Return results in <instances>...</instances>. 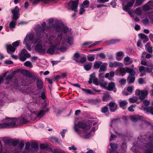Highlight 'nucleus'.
<instances>
[{
	"label": "nucleus",
	"instance_id": "51",
	"mask_svg": "<svg viewBox=\"0 0 153 153\" xmlns=\"http://www.w3.org/2000/svg\"><path fill=\"white\" fill-rule=\"evenodd\" d=\"M114 63V67H119L122 65V63L117 62H115Z\"/></svg>",
	"mask_w": 153,
	"mask_h": 153
},
{
	"label": "nucleus",
	"instance_id": "53",
	"mask_svg": "<svg viewBox=\"0 0 153 153\" xmlns=\"http://www.w3.org/2000/svg\"><path fill=\"white\" fill-rule=\"evenodd\" d=\"M69 31L68 28L67 26H64L63 27V30L62 31V32L66 34Z\"/></svg>",
	"mask_w": 153,
	"mask_h": 153
},
{
	"label": "nucleus",
	"instance_id": "14",
	"mask_svg": "<svg viewBox=\"0 0 153 153\" xmlns=\"http://www.w3.org/2000/svg\"><path fill=\"white\" fill-rule=\"evenodd\" d=\"M70 2L72 4L71 7V10L74 11L75 12L77 11V8L78 7L79 3L78 0L75 1L71 0L70 1Z\"/></svg>",
	"mask_w": 153,
	"mask_h": 153
},
{
	"label": "nucleus",
	"instance_id": "18",
	"mask_svg": "<svg viewBox=\"0 0 153 153\" xmlns=\"http://www.w3.org/2000/svg\"><path fill=\"white\" fill-rule=\"evenodd\" d=\"M142 118V117L140 116L139 115L132 116L131 117V120L134 122H137L139 120H141Z\"/></svg>",
	"mask_w": 153,
	"mask_h": 153
},
{
	"label": "nucleus",
	"instance_id": "36",
	"mask_svg": "<svg viewBox=\"0 0 153 153\" xmlns=\"http://www.w3.org/2000/svg\"><path fill=\"white\" fill-rule=\"evenodd\" d=\"M143 8L145 10L148 11L152 9V7H150L149 4L148 3L143 6Z\"/></svg>",
	"mask_w": 153,
	"mask_h": 153
},
{
	"label": "nucleus",
	"instance_id": "64",
	"mask_svg": "<svg viewBox=\"0 0 153 153\" xmlns=\"http://www.w3.org/2000/svg\"><path fill=\"white\" fill-rule=\"evenodd\" d=\"M93 83L96 85H99L97 78H95L93 79Z\"/></svg>",
	"mask_w": 153,
	"mask_h": 153
},
{
	"label": "nucleus",
	"instance_id": "5",
	"mask_svg": "<svg viewBox=\"0 0 153 153\" xmlns=\"http://www.w3.org/2000/svg\"><path fill=\"white\" fill-rule=\"evenodd\" d=\"M58 49L59 48L57 47V45H52L49 47L46 53L51 55H53L55 53V51H57Z\"/></svg>",
	"mask_w": 153,
	"mask_h": 153
},
{
	"label": "nucleus",
	"instance_id": "35",
	"mask_svg": "<svg viewBox=\"0 0 153 153\" xmlns=\"http://www.w3.org/2000/svg\"><path fill=\"white\" fill-rule=\"evenodd\" d=\"M124 61L125 62H128V63L126 65H130L133 62V61L130 60V58L128 56H127L125 57L124 58Z\"/></svg>",
	"mask_w": 153,
	"mask_h": 153
},
{
	"label": "nucleus",
	"instance_id": "15",
	"mask_svg": "<svg viewBox=\"0 0 153 153\" xmlns=\"http://www.w3.org/2000/svg\"><path fill=\"white\" fill-rule=\"evenodd\" d=\"M7 52L9 54L14 52L16 48L13 47L11 45H7L6 46Z\"/></svg>",
	"mask_w": 153,
	"mask_h": 153
},
{
	"label": "nucleus",
	"instance_id": "16",
	"mask_svg": "<svg viewBox=\"0 0 153 153\" xmlns=\"http://www.w3.org/2000/svg\"><path fill=\"white\" fill-rule=\"evenodd\" d=\"M36 85L37 88L39 90H41L43 88L44 85L43 82L41 79L38 78H37Z\"/></svg>",
	"mask_w": 153,
	"mask_h": 153
},
{
	"label": "nucleus",
	"instance_id": "50",
	"mask_svg": "<svg viewBox=\"0 0 153 153\" xmlns=\"http://www.w3.org/2000/svg\"><path fill=\"white\" fill-rule=\"evenodd\" d=\"M20 42L19 40L17 41L14 42H13L12 43V45L13 47L16 48V47L19 45Z\"/></svg>",
	"mask_w": 153,
	"mask_h": 153
},
{
	"label": "nucleus",
	"instance_id": "43",
	"mask_svg": "<svg viewBox=\"0 0 153 153\" xmlns=\"http://www.w3.org/2000/svg\"><path fill=\"white\" fill-rule=\"evenodd\" d=\"M135 13L137 15L140 16L142 13V11L140 8L138 7L136 9Z\"/></svg>",
	"mask_w": 153,
	"mask_h": 153
},
{
	"label": "nucleus",
	"instance_id": "32",
	"mask_svg": "<svg viewBox=\"0 0 153 153\" xmlns=\"http://www.w3.org/2000/svg\"><path fill=\"white\" fill-rule=\"evenodd\" d=\"M66 42L70 45H72L73 44V37L70 36L68 37L66 39Z\"/></svg>",
	"mask_w": 153,
	"mask_h": 153
},
{
	"label": "nucleus",
	"instance_id": "59",
	"mask_svg": "<svg viewBox=\"0 0 153 153\" xmlns=\"http://www.w3.org/2000/svg\"><path fill=\"white\" fill-rule=\"evenodd\" d=\"M59 49L57 51H59L61 52H64L67 50V48L66 47L63 46L61 47L60 48H59Z\"/></svg>",
	"mask_w": 153,
	"mask_h": 153
},
{
	"label": "nucleus",
	"instance_id": "1",
	"mask_svg": "<svg viewBox=\"0 0 153 153\" xmlns=\"http://www.w3.org/2000/svg\"><path fill=\"white\" fill-rule=\"evenodd\" d=\"M91 127V125L87 124L83 122H79L75 125L74 129L77 134H81V131L78 128L82 129L83 130V134H84L83 136V138L85 139H87L89 138L91 136V132H89L88 133L87 132L90 129Z\"/></svg>",
	"mask_w": 153,
	"mask_h": 153
},
{
	"label": "nucleus",
	"instance_id": "11",
	"mask_svg": "<svg viewBox=\"0 0 153 153\" xmlns=\"http://www.w3.org/2000/svg\"><path fill=\"white\" fill-rule=\"evenodd\" d=\"M36 35L37 36V38H36L35 39H34L33 40V42L34 44H36L37 43H39L41 41V39L43 37L44 34H42L40 33H39V35H38V34H37V31H36Z\"/></svg>",
	"mask_w": 153,
	"mask_h": 153
},
{
	"label": "nucleus",
	"instance_id": "38",
	"mask_svg": "<svg viewBox=\"0 0 153 153\" xmlns=\"http://www.w3.org/2000/svg\"><path fill=\"white\" fill-rule=\"evenodd\" d=\"M12 140H13L8 139L7 137L5 138L3 140L4 143L6 144H9L11 143Z\"/></svg>",
	"mask_w": 153,
	"mask_h": 153
},
{
	"label": "nucleus",
	"instance_id": "47",
	"mask_svg": "<svg viewBox=\"0 0 153 153\" xmlns=\"http://www.w3.org/2000/svg\"><path fill=\"white\" fill-rule=\"evenodd\" d=\"M110 145L111 146V149L115 150H117V144L115 143H111L110 144Z\"/></svg>",
	"mask_w": 153,
	"mask_h": 153
},
{
	"label": "nucleus",
	"instance_id": "13",
	"mask_svg": "<svg viewBox=\"0 0 153 153\" xmlns=\"http://www.w3.org/2000/svg\"><path fill=\"white\" fill-rule=\"evenodd\" d=\"M112 97L111 95L109 94L108 92L103 94L102 100L103 101L106 102L108 100H112Z\"/></svg>",
	"mask_w": 153,
	"mask_h": 153
},
{
	"label": "nucleus",
	"instance_id": "37",
	"mask_svg": "<svg viewBox=\"0 0 153 153\" xmlns=\"http://www.w3.org/2000/svg\"><path fill=\"white\" fill-rule=\"evenodd\" d=\"M30 147H31V144L29 142H27L26 143L25 146V150L28 151L29 152H30Z\"/></svg>",
	"mask_w": 153,
	"mask_h": 153
},
{
	"label": "nucleus",
	"instance_id": "58",
	"mask_svg": "<svg viewBox=\"0 0 153 153\" xmlns=\"http://www.w3.org/2000/svg\"><path fill=\"white\" fill-rule=\"evenodd\" d=\"M34 36L33 34L31 33L28 35V41H32L33 39Z\"/></svg>",
	"mask_w": 153,
	"mask_h": 153
},
{
	"label": "nucleus",
	"instance_id": "8",
	"mask_svg": "<svg viewBox=\"0 0 153 153\" xmlns=\"http://www.w3.org/2000/svg\"><path fill=\"white\" fill-rule=\"evenodd\" d=\"M46 23L45 22H44L41 24L42 27L41 26H38L36 28V31H37V34L39 35V33L44 34V31L45 30V26Z\"/></svg>",
	"mask_w": 153,
	"mask_h": 153
},
{
	"label": "nucleus",
	"instance_id": "33",
	"mask_svg": "<svg viewBox=\"0 0 153 153\" xmlns=\"http://www.w3.org/2000/svg\"><path fill=\"white\" fill-rule=\"evenodd\" d=\"M51 141L53 143H59L60 142V140L55 137H52L51 139Z\"/></svg>",
	"mask_w": 153,
	"mask_h": 153
},
{
	"label": "nucleus",
	"instance_id": "55",
	"mask_svg": "<svg viewBox=\"0 0 153 153\" xmlns=\"http://www.w3.org/2000/svg\"><path fill=\"white\" fill-rule=\"evenodd\" d=\"M89 3L88 0H85L83 1L82 5L86 6V7H88Z\"/></svg>",
	"mask_w": 153,
	"mask_h": 153
},
{
	"label": "nucleus",
	"instance_id": "27",
	"mask_svg": "<svg viewBox=\"0 0 153 153\" xmlns=\"http://www.w3.org/2000/svg\"><path fill=\"white\" fill-rule=\"evenodd\" d=\"M126 72L129 73L131 76H134L135 74V71L131 68H126Z\"/></svg>",
	"mask_w": 153,
	"mask_h": 153
},
{
	"label": "nucleus",
	"instance_id": "12",
	"mask_svg": "<svg viewBox=\"0 0 153 153\" xmlns=\"http://www.w3.org/2000/svg\"><path fill=\"white\" fill-rule=\"evenodd\" d=\"M107 90L108 91H113L114 93L116 92L117 89L114 83L112 82H110L107 87Z\"/></svg>",
	"mask_w": 153,
	"mask_h": 153
},
{
	"label": "nucleus",
	"instance_id": "46",
	"mask_svg": "<svg viewBox=\"0 0 153 153\" xmlns=\"http://www.w3.org/2000/svg\"><path fill=\"white\" fill-rule=\"evenodd\" d=\"M16 25V22L14 21H12L10 23L9 25V27L10 29L14 28L15 27Z\"/></svg>",
	"mask_w": 153,
	"mask_h": 153
},
{
	"label": "nucleus",
	"instance_id": "6",
	"mask_svg": "<svg viewBox=\"0 0 153 153\" xmlns=\"http://www.w3.org/2000/svg\"><path fill=\"white\" fill-rule=\"evenodd\" d=\"M39 149L38 144L36 142H33L31 143L30 152L31 153H37V151Z\"/></svg>",
	"mask_w": 153,
	"mask_h": 153
},
{
	"label": "nucleus",
	"instance_id": "41",
	"mask_svg": "<svg viewBox=\"0 0 153 153\" xmlns=\"http://www.w3.org/2000/svg\"><path fill=\"white\" fill-rule=\"evenodd\" d=\"M19 143V139H17L14 140H12L11 143L13 146H17Z\"/></svg>",
	"mask_w": 153,
	"mask_h": 153
},
{
	"label": "nucleus",
	"instance_id": "40",
	"mask_svg": "<svg viewBox=\"0 0 153 153\" xmlns=\"http://www.w3.org/2000/svg\"><path fill=\"white\" fill-rule=\"evenodd\" d=\"M45 112L43 110H42L39 111L37 114V116L38 117H42L44 115Z\"/></svg>",
	"mask_w": 153,
	"mask_h": 153
},
{
	"label": "nucleus",
	"instance_id": "19",
	"mask_svg": "<svg viewBox=\"0 0 153 153\" xmlns=\"http://www.w3.org/2000/svg\"><path fill=\"white\" fill-rule=\"evenodd\" d=\"M143 109L147 113H150L152 115H153V107H145L143 108Z\"/></svg>",
	"mask_w": 153,
	"mask_h": 153
},
{
	"label": "nucleus",
	"instance_id": "34",
	"mask_svg": "<svg viewBox=\"0 0 153 153\" xmlns=\"http://www.w3.org/2000/svg\"><path fill=\"white\" fill-rule=\"evenodd\" d=\"M153 68V65H152L149 66V67H145V72L149 73H151L152 71Z\"/></svg>",
	"mask_w": 153,
	"mask_h": 153
},
{
	"label": "nucleus",
	"instance_id": "3",
	"mask_svg": "<svg viewBox=\"0 0 153 153\" xmlns=\"http://www.w3.org/2000/svg\"><path fill=\"white\" fill-rule=\"evenodd\" d=\"M136 94L139 96V99L142 100L145 99L148 94V91L147 90H141L137 89L136 91Z\"/></svg>",
	"mask_w": 153,
	"mask_h": 153
},
{
	"label": "nucleus",
	"instance_id": "22",
	"mask_svg": "<svg viewBox=\"0 0 153 153\" xmlns=\"http://www.w3.org/2000/svg\"><path fill=\"white\" fill-rule=\"evenodd\" d=\"M108 65V64L106 63H104L102 64L100 67L99 70V72H101V71H105L106 70V67Z\"/></svg>",
	"mask_w": 153,
	"mask_h": 153
},
{
	"label": "nucleus",
	"instance_id": "4",
	"mask_svg": "<svg viewBox=\"0 0 153 153\" xmlns=\"http://www.w3.org/2000/svg\"><path fill=\"white\" fill-rule=\"evenodd\" d=\"M23 75L27 77L32 78V79L34 80H37L36 76H33L31 73L29 71L24 69H22L19 71Z\"/></svg>",
	"mask_w": 153,
	"mask_h": 153
},
{
	"label": "nucleus",
	"instance_id": "62",
	"mask_svg": "<svg viewBox=\"0 0 153 153\" xmlns=\"http://www.w3.org/2000/svg\"><path fill=\"white\" fill-rule=\"evenodd\" d=\"M145 81L142 78H140L138 79V82L139 84L140 85L144 83Z\"/></svg>",
	"mask_w": 153,
	"mask_h": 153
},
{
	"label": "nucleus",
	"instance_id": "28",
	"mask_svg": "<svg viewBox=\"0 0 153 153\" xmlns=\"http://www.w3.org/2000/svg\"><path fill=\"white\" fill-rule=\"evenodd\" d=\"M54 29L57 32L60 33L62 31L61 27L59 24H56L54 26Z\"/></svg>",
	"mask_w": 153,
	"mask_h": 153
},
{
	"label": "nucleus",
	"instance_id": "25",
	"mask_svg": "<svg viewBox=\"0 0 153 153\" xmlns=\"http://www.w3.org/2000/svg\"><path fill=\"white\" fill-rule=\"evenodd\" d=\"M92 63L89 62L88 64H85L84 65V68L86 71H89L92 66Z\"/></svg>",
	"mask_w": 153,
	"mask_h": 153
},
{
	"label": "nucleus",
	"instance_id": "56",
	"mask_svg": "<svg viewBox=\"0 0 153 153\" xmlns=\"http://www.w3.org/2000/svg\"><path fill=\"white\" fill-rule=\"evenodd\" d=\"M82 91H85L86 93L89 94H94V93H92L90 89H86L85 88H81Z\"/></svg>",
	"mask_w": 153,
	"mask_h": 153
},
{
	"label": "nucleus",
	"instance_id": "17",
	"mask_svg": "<svg viewBox=\"0 0 153 153\" xmlns=\"http://www.w3.org/2000/svg\"><path fill=\"white\" fill-rule=\"evenodd\" d=\"M39 147L41 149H45L47 150L53 151L52 149L49 147L48 145L47 144L40 143L39 144Z\"/></svg>",
	"mask_w": 153,
	"mask_h": 153
},
{
	"label": "nucleus",
	"instance_id": "31",
	"mask_svg": "<svg viewBox=\"0 0 153 153\" xmlns=\"http://www.w3.org/2000/svg\"><path fill=\"white\" fill-rule=\"evenodd\" d=\"M13 77V76L12 74L8 75L5 79L6 83L8 84L11 81Z\"/></svg>",
	"mask_w": 153,
	"mask_h": 153
},
{
	"label": "nucleus",
	"instance_id": "61",
	"mask_svg": "<svg viewBox=\"0 0 153 153\" xmlns=\"http://www.w3.org/2000/svg\"><path fill=\"white\" fill-rule=\"evenodd\" d=\"M119 71L121 73L124 74L122 75V76H123L126 72V70L124 68H120V69Z\"/></svg>",
	"mask_w": 153,
	"mask_h": 153
},
{
	"label": "nucleus",
	"instance_id": "49",
	"mask_svg": "<svg viewBox=\"0 0 153 153\" xmlns=\"http://www.w3.org/2000/svg\"><path fill=\"white\" fill-rule=\"evenodd\" d=\"M25 66L27 67H32V65L31 63L29 61L26 62L24 64Z\"/></svg>",
	"mask_w": 153,
	"mask_h": 153
},
{
	"label": "nucleus",
	"instance_id": "63",
	"mask_svg": "<svg viewBox=\"0 0 153 153\" xmlns=\"http://www.w3.org/2000/svg\"><path fill=\"white\" fill-rule=\"evenodd\" d=\"M143 103L145 106H148L150 104V102L147 100H145L143 101Z\"/></svg>",
	"mask_w": 153,
	"mask_h": 153
},
{
	"label": "nucleus",
	"instance_id": "30",
	"mask_svg": "<svg viewBox=\"0 0 153 153\" xmlns=\"http://www.w3.org/2000/svg\"><path fill=\"white\" fill-rule=\"evenodd\" d=\"M135 76H129L127 78V81L129 83H131L134 82L135 80Z\"/></svg>",
	"mask_w": 153,
	"mask_h": 153
},
{
	"label": "nucleus",
	"instance_id": "2",
	"mask_svg": "<svg viewBox=\"0 0 153 153\" xmlns=\"http://www.w3.org/2000/svg\"><path fill=\"white\" fill-rule=\"evenodd\" d=\"M6 120H9L8 123H0L1 128H14L17 126V120L16 118L6 117Z\"/></svg>",
	"mask_w": 153,
	"mask_h": 153
},
{
	"label": "nucleus",
	"instance_id": "54",
	"mask_svg": "<svg viewBox=\"0 0 153 153\" xmlns=\"http://www.w3.org/2000/svg\"><path fill=\"white\" fill-rule=\"evenodd\" d=\"M121 148L122 150L125 151L127 149L126 143L125 142H123L122 143Z\"/></svg>",
	"mask_w": 153,
	"mask_h": 153
},
{
	"label": "nucleus",
	"instance_id": "21",
	"mask_svg": "<svg viewBox=\"0 0 153 153\" xmlns=\"http://www.w3.org/2000/svg\"><path fill=\"white\" fill-rule=\"evenodd\" d=\"M27 35L26 37L24 38L23 40V43L25 44V46L27 48V49L29 51H31V46L27 42Z\"/></svg>",
	"mask_w": 153,
	"mask_h": 153
},
{
	"label": "nucleus",
	"instance_id": "26",
	"mask_svg": "<svg viewBox=\"0 0 153 153\" xmlns=\"http://www.w3.org/2000/svg\"><path fill=\"white\" fill-rule=\"evenodd\" d=\"M74 60L78 63H80L81 62L82 63H83L86 62V58L85 57L83 56L79 60L78 59H74Z\"/></svg>",
	"mask_w": 153,
	"mask_h": 153
},
{
	"label": "nucleus",
	"instance_id": "44",
	"mask_svg": "<svg viewBox=\"0 0 153 153\" xmlns=\"http://www.w3.org/2000/svg\"><path fill=\"white\" fill-rule=\"evenodd\" d=\"M127 102L126 100H123L119 103V106L121 108L126 105L127 104Z\"/></svg>",
	"mask_w": 153,
	"mask_h": 153
},
{
	"label": "nucleus",
	"instance_id": "29",
	"mask_svg": "<svg viewBox=\"0 0 153 153\" xmlns=\"http://www.w3.org/2000/svg\"><path fill=\"white\" fill-rule=\"evenodd\" d=\"M149 138L151 139L150 141L147 143V145L149 147H153V134L151 136H149Z\"/></svg>",
	"mask_w": 153,
	"mask_h": 153
},
{
	"label": "nucleus",
	"instance_id": "42",
	"mask_svg": "<svg viewBox=\"0 0 153 153\" xmlns=\"http://www.w3.org/2000/svg\"><path fill=\"white\" fill-rule=\"evenodd\" d=\"M87 57L88 60L91 62L93 61L95 59L94 55L93 56L91 54L88 55Z\"/></svg>",
	"mask_w": 153,
	"mask_h": 153
},
{
	"label": "nucleus",
	"instance_id": "48",
	"mask_svg": "<svg viewBox=\"0 0 153 153\" xmlns=\"http://www.w3.org/2000/svg\"><path fill=\"white\" fill-rule=\"evenodd\" d=\"M143 2V0H136V3L134 5L136 7L140 6L141 4Z\"/></svg>",
	"mask_w": 153,
	"mask_h": 153
},
{
	"label": "nucleus",
	"instance_id": "23",
	"mask_svg": "<svg viewBox=\"0 0 153 153\" xmlns=\"http://www.w3.org/2000/svg\"><path fill=\"white\" fill-rule=\"evenodd\" d=\"M102 64V62L101 61H96L94 62L93 65V68L94 69H98L100 67L101 65Z\"/></svg>",
	"mask_w": 153,
	"mask_h": 153
},
{
	"label": "nucleus",
	"instance_id": "7",
	"mask_svg": "<svg viewBox=\"0 0 153 153\" xmlns=\"http://www.w3.org/2000/svg\"><path fill=\"white\" fill-rule=\"evenodd\" d=\"M35 49L39 53L41 54H44L46 52V50L45 48H42V46L41 44H37L35 47Z\"/></svg>",
	"mask_w": 153,
	"mask_h": 153
},
{
	"label": "nucleus",
	"instance_id": "24",
	"mask_svg": "<svg viewBox=\"0 0 153 153\" xmlns=\"http://www.w3.org/2000/svg\"><path fill=\"white\" fill-rule=\"evenodd\" d=\"M120 41V39H112L108 40V42L109 45L114 44L119 42Z\"/></svg>",
	"mask_w": 153,
	"mask_h": 153
},
{
	"label": "nucleus",
	"instance_id": "57",
	"mask_svg": "<svg viewBox=\"0 0 153 153\" xmlns=\"http://www.w3.org/2000/svg\"><path fill=\"white\" fill-rule=\"evenodd\" d=\"M101 102V100L97 99L95 100H94L93 104L94 105H98Z\"/></svg>",
	"mask_w": 153,
	"mask_h": 153
},
{
	"label": "nucleus",
	"instance_id": "52",
	"mask_svg": "<svg viewBox=\"0 0 153 153\" xmlns=\"http://www.w3.org/2000/svg\"><path fill=\"white\" fill-rule=\"evenodd\" d=\"M28 121L24 118L21 119L19 122L21 124H26L28 122Z\"/></svg>",
	"mask_w": 153,
	"mask_h": 153
},
{
	"label": "nucleus",
	"instance_id": "20",
	"mask_svg": "<svg viewBox=\"0 0 153 153\" xmlns=\"http://www.w3.org/2000/svg\"><path fill=\"white\" fill-rule=\"evenodd\" d=\"M139 36L141 39H144L143 42L144 43H146L149 40V39L147 36L144 34L142 33H139Z\"/></svg>",
	"mask_w": 153,
	"mask_h": 153
},
{
	"label": "nucleus",
	"instance_id": "9",
	"mask_svg": "<svg viewBox=\"0 0 153 153\" xmlns=\"http://www.w3.org/2000/svg\"><path fill=\"white\" fill-rule=\"evenodd\" d=\"M110 110L112 112H114L117 109L118 106L117 104L115 102H111L108 104Z\"/></svg>",
	"mask_w": 153,
	"mask_h": 153
},
{
	"label": "nucleus",
	"instance_id": "45",
	"mask_svg": "<svg viewBox=\"0 0 153 153\" xmlns=\"http://www.w3.org/2000/svg\"><path fill=\"white\" fill-rule=\"evenodd\" d=\"M108 109L107 106V105L105 106L104 107L102 108L101 110V112L104 113L108 112Z\"/></svg>",
	"mask_w": 153,
	"mask_h": 153
},
{
	"label": "nucleus",
	"instance_id": "10",
	"mask_svg": "<svg viewBox=\"0 0 153 153\" xmlns=\"http://www.w3.org/2000/svg\"><path fill=\"white\" fill-rule=\"evenodd\" d=\"M19 10L17 6H16L14 9L12 10V12L13 13V20H16L19 18L18 14Z\"/></svg>",
	"mask_w": 153,
	"mask_h": 153
},
{
	"label": "nucleus",
	"instance_id": "60",
	"mask_svg": "<svg viewBox=\"0 0 153 153\" xmlns=\"http://www.w3.org/2000/svg\"><path fill=\"white\" fill-rule=\"evenodd\" d=\"M117 137V136L113 134L112 133H111V135L109 139L110 141L113 140L114 139H115Z\"/></svg>",
	"mask_w": 153,
	"mask_h": 153
},
{
	"label": "nucleus",
	"instance_id": "39",
	"mask_svg": "<svg viewBox=\"0 0 153 153\" xmlns=\"http://www.w3.org/2000/svg\"><path fill=\"white\" fill-rule=\"evenodd\" d=\"M147 148L144 151V153H152V149L153 148V147H149L147 145Z\"/></svg>",
	"mask_w": 153,
	"mask_h": 153
}]
</instances>
